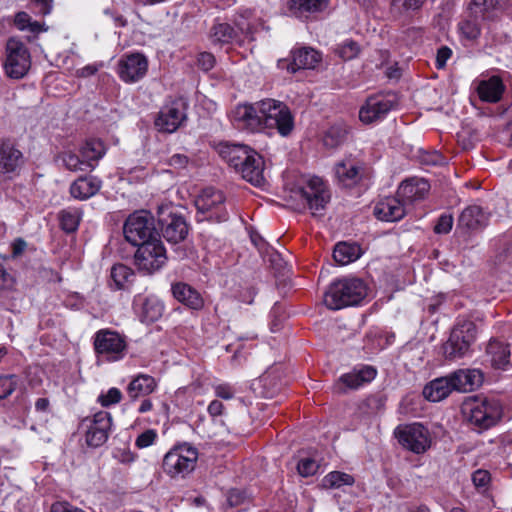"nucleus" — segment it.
<instances>
[{
	"label": "nucleus",
	"mask_w": 512,
	"mask_h": 512,
	"mask_svg": "<svg viewBox=\"0 0 512 512\" xmlns=\"http://www.w3.org/2000/svg\"><path fill=\"white\" fill-rule=\"evenodd\" d=\"M220 157L237 173L254 186L265 185V163L263 157L246 145L221 142L216 146Z\"/></svg>",
	"instance_id": "nucleus-1"
},
{
	"label": "nucleus",
	"mask_w": 512,
	"mask_h": 512,
	"mask_svg": "<svg viewBox=\"0 0 512 512\" xmlns=\"http://www.w3.org/2000/svg\"><path fill=\"white\" fill-rule=\"evenodd\" d=\"M368 295L366 283L356 277H343L335 280L324 295V304L331 310L356 306Z\"/></svg>",
	"instance_id": "nucleus-2"
},
{
	"label": "nucleus",
	"mask_w": 512,
	"mask_h": 512,
	"mask_svg": "<svg viewBox=\"0 0 512 512\" xmlns=\"http://www.w3.org/2000/svg\"><path fill=\"white\" fill-rule=\"evenodd\" d=\"M261 130H277L282 136L289 135L294 128V118L289 107L275 99L259 101Z\"/></svg>",
	"instance_id": "nucleus-3"
},
{
	"label": "nucleus",
	"mask_w": 512,
	"mask_h": 512,
	"mask_svg": "<svg viewBox=\"0 0 512 512\" xmlns=\"http://www.w3.org/2000/svg\"><path fill=\"white\" fill-rule=\"evenodd\" d=\"M168 260L167 251L159 238L146 241L134 254V264L138 271L145 275H152L162 269Z\"/></svg>",
	"instance_id": "nucleus-4"
},
{
	"label": "nucleus",
	"mask_w": 512,
	"mask_h": 512,
	"mask_svg": "<svg viewBox=\"0 0 512 512\" xmlns=\"http://www.w3.org/2000/svg\"><path fill=\"white\" fill-rule=\"evenodd\" d=\"M198 460V450L188 443L176 445L171 448L163 458V470L171 477L191 473Z\"/></svg>",
	"instance_id": "nucleus-5"
},
{
	"label": "nucleus",
	"mask_w": 512,
	"mask_h": 512,
	"mask_svg": "<svg viewBox=\"0 0 512 512\" xmlns=\"http://www.w3.org/2000/svg\"><path fill=\"white\" fill-rule=\"evenodd\" d=\"M94 350L103 361L116 362L122 360L127 352L126 337L111 329H100L94 335Z\"/></svg>",
	"instance_id": "nucleus-6"
},
{
	"label": "nucleus",
	"mask_w": 512,
	"mask_h": 512,
	"mask_svg": "<svg viewBox=\"0 0 512 512\" xmlns=\"http://www.w3.org/2000/svg\"><path fill=\"white\" fill-rule=\"evenodd\" d=\"M469 409V421L479 429H489L501 418L502 407L498 400L476 397L466 404Z\"/></svg>",
	"instance_id": "nucleus-7"
},
{
	"label": "nucleus",
	"mask_w": 512,
	"mask_h": 512,
	"mask_svg": "<svg viewBox=\"0 0 512 512\" xmlns=\"http://www.w3.org/2000/svg\"><path fill=\"white\" fill-rule=\"evenodd\" d=\"M476 336L477 328L473 322H464L454 328L449 339L443 344L445 358L456 360L466 356L470 352Z\"/></svg>",
	"instance_id": "nucleus-8"
},
{
	"label": "nucleus",
	"mask_w": 512,
	"mask_h": 512,
	"mask_svg": "<svg viewBox=\"0 0 512 512\" xmlns=\"http://www.w3.org/2000/svg\"><path fill=\"white\" fill-rule=\"evenodd\" d=\"M398 442L407 450L415 454H423L432 445V436L427 427L421 423L403 424L394 431Z\"/></svg>",
	"instance_id": "nucleus-9"
},
{
	"label": "nucleus",
	"mask_w": 512,
	"mask_h": 512,
	"mask_svg": "<svg viewBox=\"0 0 512 512\" xmlns=\"http://www.w3.org/2000/svg\"><path fill=\"white\" fill-rule=\"evenodd\" d=\"M123 234L126 241L134 246L155 239V226L152 215L145 210L132 213L124 223Z\"/></svg>",
	"instance_id": "nucleus-10"
},
{
	"label": "nucleus",
	"mask_w": 512,
	"mask_h": 512,
	"mask_svg": "<svg viewBox=\"0 0 512 512\" xmlns=\"http://www.w3.org/2000/svg\"><path fill=\"white\" fill-rule=\"evenodd\" d=\"M31 66L28 48L19 40L9 39L6 44V60L4 70L8 77L23 78Z\"/></svg>",
	"instance_id": "nucleus-11"
},
{
	"label": "nucleus",
	"mask_w": 512,
	"mask_h": 512,
	"mask_svg": "<svg viewBox=\"0 0 512 512\" xmlns=\"http://www.w3.org/2000/svg\"><path fill=\"white\" fill-rule=\"evenodd\" d=\"M225 197L223 193L214 188H205L195 200V205L200 214L201 220L223 222L228 219V212L224 206Z\"/></svg>",
	"instance_id": "nucleus-12"
},
{
	"label": "nucleus",
	"mask_w": 512,
	"mask_h": 512,
	"mask_svg": "<svg viewBox=\"0 0 512 512\" xmlns=\"http://www.w3.org/2000/svg\"><path fill=\"white\" fill-rule=\"evenodd\" d=\"M250 34L249 28H236L230 23L216 19L209 29L208 38L213 45H242L246 39H251Z\"/></svg>",
	"instance_id": "nucleus-13"
},
{
	"label": "nucleus",
	"mask_w": 512,
	"mask_h": 512,
	"mask_svg": "<svg viewBox=\"0 0 512 512\" xmlns=\"http://www.w3.org/2000/svg\"><path fill=\"white\" fill-rule=\"evenodd\" d=\"M397 105L395 95H374L369 97L359 111V119L365 124L380 121Z\"/></svg>",
	"instance_id": "nucleus-14"
},
{
	"label": "nucleus",
	"mask_w": 512,
	"mask_h": 512,
	"mask_svg": "<svg viewBox=\"0 0 512 512\" xmlns=\"http://www.w3.org/2000/svg\"><path fill=\"white\" fill-rule=\"evenodd\" d=\"M111 424V415L106 411H99L91 417H86L83 420V425L87 428V444L92 447L103 445L109 437Z\"/></svg>",
	"instance_id": "nucleus-15"
},
{
	"label": "nucleus",
	"mask_w": 512,
	"mask_h": 512,
	"mask_svg": "<svg viewBox=\"0 0 512 512\" xmlns=\"http://www.w3.org/2000/svg\"><path fill=\"white\" fill-rule=\"evenodd\" d=\"M185 104L181 99L166 103L155 119V126L161 132L173 133L185 121Z\"/></svg>",
	"instance_id": "nucleus-16"
},
{
	"label": "nucleus",
	"mask_w": 512,
	"mask_h": 512,
	"mask_svg": "<svg viewBox=\"0 0 512 512\" xmlns=\"http://www.w3.org/2000/svg\"><path fill=\"white\" fill-rule=\"evenodd\" d=\"M148 71V60L141 53L123 55L118 61L117 73L125 83H135L141 80Z\"/></svg>",
	"instance_id": "nucleus-17"
},
{
	"label": "nucleus",
	"mask_w": 512,
	"mask_h": 512,
	"mask_svg": "<svg viewBox=\"0 0 512 512\" xmlns=\"http://www.w3.org/2000/svg\"><path fill=\"white\" fill-rule=\"evenodd\" d=\"M24 155L11 139L0 140V174L8 178L19 174L24 165Z\"/></svg>",
	"instance_id": "nucleus-18"
},
{
	"label": "nucleus",
	"mask_w": 512,
	"mask_h": 512,
	"mask_svg": "<svg viewBox=\"0 0 512 512\" xmlns=\"http://www.w3.org/2000/svg\"><path fill=\"white\" fill-rule=\"evenodd\" d=\"M166 210L160 208L158 213L162 235L170 243H179L186 238L188 225L182 216L172 212L166 213Z\"/></svg>",
	"instance_id": "nucleus-19"
},
{
	"label": "nucleus",
	"mask_w": 512,
	"mask_h": 512,
	"mask_svg": "<svg viewBox=\"0 0 512 512\" xmlns=\"http://www.w3.org/2000/svg\"><path fill=\"white\" fill-rule=\"evenodd\" d=\"M301 194L313 215L322 214L330 199L323 180L316 176L308 180L307 185L301 190Z\"/></svg>",
	"instance_id": "nucleus-20"
},
{
	"label": "nucleus",
	"mask_w": 512,
	"mask_h": 512,
	"mask_svg": "<svg viewBox=\"0 0 512 512\" xmlns=\"http://www.w3.org/2000/svg\"><path fill=\"white\" fill-rule=\"evenodd\" d=\"M291 58L290 62L286 59H280L278 61V67L280 69H286L290 73H295L300 69H314L321 61L320 53L309 47L293 50L291 52Z\"/></svg>",
	"instance_id": "nucleus-21"
},
{
	"label": "nucleus",
	"mask_w": 512,
	"mask_h": 512,
	"mask_svg": "<svg viewBox=\"0 0 512 512\" xmlns=\"http://www.w3.org/2000/svg\"><path fill=\"white\" fill-rule=\"evenodd\" d=\"M364 169V163L361 160L349 156L335 165L334 172L339 184L344 187H352L360 182Z\"/></svg>",
	"instance_id": "nucleus-22"
},
{
	"label": "nucleus",
	"mask_w": 512,
	"mask_h": 512,
	"mask_svg": "<svg viewBox=\"0 0 512 512\" xmlns=\"http://www.w3.org/2000/svg\"><path fill=\"white\" fill-rule=\"evenodd\" d=\"M259 101L254 104H239L230 113L233 124L239 129L260 131Z\"/></svg>",
	"instance_id": "nucleus-23"
},
{
	"label": "nucleus",
	"mask_w": 512,
	"mask_h": 512,
	"mask_svg": "<svg viewBox=\"0 0 512 512\" xmlns=\"http://www.w3.org/2000/svg\"><path fill=\"white\" fill-rule=\"evenodd\" d=\"M479 99L486 103L499 102L505 92L503 80L498 75L482 77L473 82Z\"/></svg>",
	"instance_id": "nucleus-24"
},
{
	"label": "nucleus",
	"mask_w": 512,
	"mask_h": 512,
	"mask_svg": "<svg viewBox=\"0 0 512 512\" xmlns=\"http://www.w3.org/2000/svg\"><path fill=\"white\" fill-rule=\"evenodd\" d=\"M448 376L453 390L458 392H471L479 388L484 379L480 369H458Z\"/></svg>",
	"instance_id": "nucleus-25"
},
{
	"label": "nucleus",
	"mask_w": 512,
	"mask_h": 512,
	"mask_svg": "<svg viewBox=\"0 0 512 512\" xmlns=\"http://www.w3.org/2000/svg\"><path fill=\"white\" fill-rule=\"evenodd\" d=\"M405 214L406 204L398 195L381 199L374 207V215L381 221H399Z\"/></svg>",
	"instance_id": "nucleus-26"
},
{
	"label": "nucleus",
	"mask_w": 512,
	"mask_h": 512,
	"mask_svg": "<svg viewBox=\"0 0 512 512\" xmlns=\"http://www.w3.org/2000/svg\"><path fill=\"white\" fill-rule=\"evenodd\" d=\"M430 185L428 181L422 178H411L403 181L398 190L397 195L405 204L422 200L429 192Z\"/></svg>",
	"instance_id": "nucleus-27"
},
{
	"label": "nucleus",
	"mask_w": 512,
	"mask_h": 512,
	"mask_svg": "<svg viewBox=\"0 0 512 512\" xmlns=\"http://www.w3.org/2000/svg\"><path fill=\"white\" fill-rule=\"evenodd\" d=\"M102 187V180L93 175L77 178L70 185V195L77 200H87L96 195Z\"/></svg>",
	"instance_id": "nucleus-28"
},
{
	"label": "nucleus",
	"mask_w": 512,
	"mask_h": 512,
	"mask_svg": "<svg viewBox=\"0 0 512 512\" xmlns=\"http://www.w3.org/2000/svg\"><path fill=\"white\" fill-rule=\"evenodd\" d=\"M158 382L156 379L145 373H139L131 378L127 386V394L132 400L139 397H146L156 391Z\"/></svg>",
	"instance_id": "nucleus-29"
},
{
	"label": "nucleus",
	"mask_w": 512,
	"mask_h": 512,
	"mask_svg": "<svg viewBox=\"0 0 512 512\" xmlns=\"http://www.w3.org/2000/svg\"><path fill=\"white\" fill-rule=\"evenodd\" d=\"M488 216L480 206L471 205L465 208L459 216L458 227L467 231H475L487 225Z\"/></svg>",
	"instance_id": "nucleus-30"
},
{
	"label": "nucleus",
	"mask_w": 512,
	"mask_h": 512,
	"mask_svg": "<svg viewBox=\"0 0 512 512\" xmlns=\"http://www.w3.org/2000/svg\"><path fill=\"white\" fill-rule=\"evenodd\" d=\"M173 296L177 301L193 310H200L204 306L201 294L192 286L179 282L172 286Z\"/></svg>",
	"instance_id": "nucleus-31"
},
{
	"label": "nucleus",
	"mask_w": 512,
	"mask_h": 512,
	"mask_svg": "<svg viewBox=\"0 0 512 512\" xmlns=\"http://www.w3.org/2000/svg\"><path fill=\"white\" fill-rule=\"evenodd\" d=\"M487 355L493 368L505 370L510 365V349L507 343L493 339L487 345Z\"/></svg>",
	"instance_id": "nucleus-32"
},
{
	"label": "nucleus",
	"mask_w": 512,
	"mask_h": 512,
	"mask_svg": "<svg viewBox=\"0 0 512 512\" xmlns=\"http://www.w3.org/2000/svg\"><path fill=\"white\" fill-rule=\"evenodd\" d=\"M328 4L329 0H289L288 8L295 17L308 18L312 14L325 10Z\"/></svg>",
	"instance_id": "nucleus-33"
},
{
	"label": "nucleus",
	"mask_w": 512,
	"mask_h": 512,
	"mask_svg": "<svg viewBox=\"0 0 512 512\" xmlns=\"http://www.w3.org/2000/svg\"><path fill=\"white\" fill-rule=\"evenodd\" d=\"M449 376L439 377L429 382L423 389L424 397L432 402H439L454 391Z\"/></svg>",
	"instance_id": "nucleus-34"
},
{
	"label": "nucleus",
	"mask_w": 512,
	"mask_h": 512,
	"mask_svg": "<svg viewBox=\"0 0 512 512\" xmlns=\"http://www.w3.org/2000/svg\"><path fill=\"white\" fill-rule=\"evenodd\" d=\"M377 371L372 366H363L359 369L355 368L353 371L343 374L340 381L348 388L357 389L360 386L371 382L376 377Z\"/></svg>",
	"instance_id": "nucleus-35"
},
{
	"label": "nucleus",
	"mask_w": 512,
	"mask_h": 512,
	"mask_svg": "<svg viewBox=\"0 0 512 512\" xmlns=\"http://www.w3.org/2000/svg\"><path fill=\"white\" fill-rule=\"evenodd\" d=\"M111 286L116 290L127 289L135 278L134 271L121 263L112 266L110 271Z\"/></svg>",
	"instance_id": "nucleus-36"
},
{
	"label": "nucleus",
	"mask_w": 512,
	"mask_h": 512,
	"mask_svg": "<svg viewBox=\"0 0 512 512\" xmlns=\"http://www.w3.org/2000/svg\"><path fill=\"white\" fill-rule=\"evenodd\" d=\"M483 20L479 15L470 12L469 16L458 24L461 37L471 42L477 40L481 34Z\"/></svg>",
	"instance_id": "nucleus-37"
},
{
	"label": "nucleus",
	"mask_w": 512,
	"mask_h": 512,
	"mask_svg": "<svg viewBox=\"0 0 512 512\" xmlns=\"http://www.w3.org/2000/svg\"><path fill=\"white\" fill-rule=\"evenodd\" d=\"M13 23L19 31L29 32L33 35H38L48 30V26L45 22L33 20L25 11L17 12L14 16Z\"/></svg>",
	"instance_id": "nucleus-38"
},
{
	"label": "nucleus",
	"mask_w": 512,
	"mask_h": 512,
	"mask_svg": "<svg viewBox=\"0 0 512 512\" xmlns=\"http://www.w3.org/2000/svg\"><path fill=\"white\" fill-rule=\"evenodd\" d=\"M362 254L361 248L355 243H338L333 251L334 260L340 265L356 261Z\"/></svg>",
	"instance_id": "nucleus-39"
},
{
	"label": "nucleus",
	"mask_w": 512,
	"mask_h": 512,
	"mask_svg": "<svg viewBox=\"0 0 512 512\" xmlns=\"http://www.w3.org/2000/svg\"><path fill=\"white\" fill-rule=\"evenodd\" d=\"M81 157L86 162V167L89 169L95 168V162L101 159L105 154V146L102 141L91 139L85 142L82 146Z\"/></svg>",
	"instance_id": "nucleus-40"
},
{
	"label": "nucleus",
	"mask_w": 512,
	"mask_h": 512,
	"mask_svg": "<svg viewBox=\"0 0 512 512\" xmlns=\"http://www.w3.org/2000/svg\"><path fill=\"white\" fill-rule=\"evenodd\" d=\"M82 218V211L75 207H68L58 213L60 227L66 233H73L78 229Z\"/></svg>",
	"instance_id": "nucleus-41"
},
{
	"label": "nucleus",
	"mask_w": 512,
	"mask_h": 512,
	"mask_svg": "<svg viewBox=\"0 0 512 512\" xmlns=\"http://www.w3.org/2000/svg\"><path fill=\"white\" fill-rule=\"evenodd\" d=\"M347 134V126L342 123H337L330 126L324 132L322 142L327 148H336L346 140Z\"/></svg>",
	"instance_id": "nucleus-42"
},
{
	"label": "nucleus",
	"mask_w": 512,
	"mask_h": 512,
	"mask_svg": "<svg viewBox=\"0 0 512 512\" xmlns=\"http://www.w3.org/2000/svg\"><path fill=\"white\" fill-rule=\"evenodd\" d=\"M164 312V305L156 298H146L142 304L141 319L152 323L160 319Z\"/></svg>",
	"instance_id": "nucleus-43"
},
{
	"label": "nucleus",
	"mask_w": 512,
	"mask_h": 512,
	"mask_svg": "<svg viewBox=\"0 0 512 512\" xmlns=\"http://www.w3.org/2000/svg\"><path fill=\"white\" fill-rule=\"evenodd\" d=\"M426 0H392L390 13L394 18H401L411 11L420 9Z\"/></svg>",
	"instance_id": "nucleus-44"
},
{
	"label": "nucleus",
	"mask_w": 512,
	"mask_h": 512,
	"mask_svg": "<svg viewBox=\"0 0 512 512\" xmlns=\"http://www.w3.org/2000/svg\"><path fill=\"white\" fill-rule=\"evenodd\" d=\"M499 0H473L470 11L482 19H490L499 7Z\"/></svg>",
	"instance_id": "nucleus-45"
},
{
	"label": "nucleus",
	"mask_w": 512,
	"mask_h": 512,
	"mask_svg": "<svg viewBox=\"0 0 512 512\" xmlns=\"http://www.w3.org/2000/svg\"><path fill=\"white\" fill-rule=\"evenodd\" d=\"M353 484V476L340 471H332L328 473L322 480L323 487L328 489L340 488L344 485L351 486Z\"/></svg>",
	"instance_id": "nucleus-46"
},
{
	"label": "nucleus",
	"mask_w": 512,
	"mask_h": 512,
	"mask_svg": "<svg viewBox=\"0 0 512 512\" xmlns=\"http://www.w3.org/2000/svg\"><path fill=\"white\" fill-rule=\"evenodd\" d=\"M19 378L14 374L0 375V400L8 398L18 387Z\"/></svg>",
	"instance_id": "nucleus-47"
},
{
	"label": "nucleus",
	"mask_w": 512,
	"mask_h": 512,
	"mask_svg": "<svg viewBox=\"0 0 512 512\" xmlns=\"http://www.w3.org/2000/svg\"><path fill=\"white\" fill-rule=\"evenodd\" d=\"M65 167L71 171H85L89 169L86 167L84 159H80L79 156L71 152L64 153L62 157Z\"/></svg>",
	"instance_id": "nucleus-48"
},
{
	"label": "nucleus",
	"mask_w": 512,
	"mask_h": 512,
	"mask_svg": "<svg viewBox=\"0 0 512 512\" xmlns=\"http://www.w3.org/2000/svg\"><path fill=\"white\" fill-rule=\"evenodd\" d=\"M158 439V433L155 429H147L137 436L135 446L138 449H144L152 446Z\"/></svg>",
	"instance_id": "nucleus-49"
},
{
	"label": "nucleus",
	"mask_w": 512,
	"mask_h": 512,
	"mask_svg": "<svg viewBox=\"0 0 512 512\" xmlns=\"http://www.w3.org/2000/svg\"><path fill=\"white\" fill-rule=\"evenodd\" d=\"M359 53V46L356 42L349 40L343 42L338 48L339 56L344 60L355 58Z\"/></svg>",
	"instance_id": "nucleus-50"
},
{
	"label": "nucleus",
	"mask_w": 512,
	"mask_h": 512,
	"mask_svg": "<svg viewBox=\"0 0 512 512\" xmlns=\"http://www.w3.org/2000/svg\"><path fill=\"white\" fill-rule=\"evenodd\" d=\"M122 399V393L118 388H110L105 394H101L98 397L99 403L103 407H108L113 404H117Z\"/></svg>",
	"instance_id": "nucleus-51"
},
{
	"label": "nucleus",
	"mask_w": 512,
	"mask_h": 512,
	"mask_svg": "<svg viewBox=\"0 0 512 512\" xmlns=\"http://www.w3.org/2000/svg\"><path fill=\"white\" fill-rule=\"evenodd\" d=\"M319 468L317 462L311 458H304L298 462L297 469L301 476L308 477L314 475Z\"/></svg>",
	"instance_id": "nucleus-52"
},
{
	"label": "nucleus",
	"mask_w": 512,
	"mask_h": 512,
	"mask_svg": "<svg viewBox=\"0 0 512 512\" xmlns=\"http://www.w3.org/2000/svg\"><path fill=\"white\" fill-rule=\"evenodd\" d=\"M453 216L451 214H442L434 227V232L437 234H447L451 231L453 226Z\"/></svg>",
	"instance_id": "nucleus-53"
},
{
	"label": "nucleus",
	"mask_w": 512,
	"mask_h": 512,
	"mask_svg": "<svg viewBox=\"0 0 512 512\" xmlns=\"http://www.w3.org/2000/svg\"><path fill=\"white\" fill-rule=\"evenodd\" d=\"M15 285L14 276L0 265V295L6 291L12 290Z\"/></svg>",
	"instance_id": "nucleus-54"
},
{
	"label": "nucleus",
	"mask_w": 512,
	"mask_h": 512,
	"mask_svg": "<svg viewBox=\"0 0 512 512\" xmlns=\"http://www.w3.org/2000/svg\"><path fill=\"white\" fill-rule=\"evenodd\" d=\"M35 14L40 16L49 15L53 9V0H30Z\"/></svg>",
	"instance_id": "nucleus-55"
},
{
	"label": "nucleus",
	"mask_w": 512,
	"mask_h": 512,
	"mask_svg": "<svg viewBox=\"0 0 512 512\" xmlns=\"http://www.w3.org/2000/svg\"><path fill=\"white\" fill-rule=\"evenodd\" d=\"M216 63L215 56L210 52H201L197 57V64L203 71H210Z\"/></svg>",
	"instance_id": "nucleus-56"
},
{
	"label": "nucleus",
	"mask_w": 512,
	"mask_h": 512,
	"mask_svg": "<svg viewBox=\"0 0 512 512\" xmlns=\"http://www.w3.org/2000/svg\"><path fill=\"white\" fill-rule=\"evenodd\" d=\"M214 393L217 397L224 399V400H230L235 395V389L232 385L228 383H221L213 386Z\"/></svg>",
	"instance_id": "nucleus-57"
},
{
	"label": "nucleus",
	"mask_w": 512,
	"mask_h": 512,
	"mask_svg": "<svg viewBox=\"0 0 512 512\" xmlns=\"http://www.w3.org/2000/svg\"><path fill=\"white\" fill-rule=\"evenodd\" d=\"M472 482L476 488H487L490 483V473L483 469H478L472 474Z\"/></svg>",
	"instance_id": "nucleus-58"
},
{
	"label": "nucleus",
	"mask_w": 512,
	"mask_h": 512,
	"mask_svg": "<svg viewBox=\"0 0 512 512\" xmlns=\"http://www.w3.org/2000/svg\"><path fill=\"white\" fill-rule=\"evenodd\" d=\"M452 56V50L447 46H442L438 49L436 54L435 66L437 69H443L446 66L448 59Z\"/></svg>",
	"instance_id": "nucleus-59"
},
{
	"label": "nucleus",
	"mask_w": 512,
	"mask_h": 512,
	"mask_svg": "<svg viewBox=\"0 0 512 512\" xmlns=\"http://www.w3.org/2000/svg\"><path fill=\"white\" fill-rule=\"evenodd\" d=\"M102 66V64L97 63L89 64L80 69H77L74 75L79 78H87L96 74Z\"/></svg>",
	"instance_id": "nucleus-60"
},
{
	"label": "nucleus",
	"mask_w": 512,
	"mask_h": 512,
	"mask_svg": "<svg viewBox=\"0 0 512 512\" xmlns=\"http://www.w3.org/2000/svg\"><path fill=\"white\" fill-rule=\"evenodd\" d=\"M189 162V158L185 154L176 153L172 155L169 160L168 164L175 168V169H183L187 166Z\"/></svg>",
	"instance_id": "nucleus-61"
},
{
	"label": "nucleus",
	"mask_w": 512,
	"mask_h": 512,
	"mask_svg": "<svg viewBox=\"0 0 512 512\" xmlns=\"http://www.w3.org/2000/svg\"><path fill=\"white\" fill-rule=\"evenodd\" d=\"M244 501V494L238 489H231L227 493V504L229 507H237Z\"/></svg>",
	"instance_id": "nucleus-62"
},
{
	"label": "nucleus",
	"mask_w": 512,
	"mask_h": 512,
	"mask_svg": "<svg viewBox=\"0 0 512 512\" xmlns=\"http://www.w3.org/2000/svg\"><path fill=\"white\" fill-rule=\"evenodd\" d=\"M104 14L113 22L116 27H124L127 24L126 18L117 11L106 9Z\"/></svg>",
	"instance_id": "nucleus-63"
},
{
	"label": "nucleus",
	"mask_w": 512,
	"mask_h": 512,
	"mask_svg": "<svg viewBox=\"0 0 512 512\" xmlns=\"http://www.w3.org/2000/svg\"><path fill=\"white\" fill-rule=\"evenodd\" d=\"M115 458L121 462L129 464L135 460L134 454L128 449H119L115 452Z\"/></svg>",
	"instance_id": "nucleus-64"
}]
</instances>
